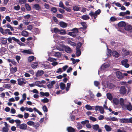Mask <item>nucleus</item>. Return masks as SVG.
I'll use <instances>...</instances> for the list:
<instances>
[{"instance_id":"nucleus-1","label":"nucleus","mask_w":132,"mask_h":132,"mask_svg":"<svg viewBox=\"0 0 132 132\" xmlns=\"http://www.w3.org/2000/svg\"><path fill=\"white\" fill-rule=\"evenodd\" d=\"M95 110L96 111H99L101 113L103 114L104 111L103 108L102 106H99L98 105H96L95 106Z\"/></svg>"},{"instance_id":"nucleus-2","label":"nucleus","mask_w":132,"mask_h":132,"mask_svg":"<svg viewBox=\"0 0 132 132\" xmlns=\"http://www.w3.org/2000/svg\"><path fill=\"white\" fill-rule=\"evenodd\" d=\"M128 60L127 59L123 60L121 61V63L123 66L126 68H128L129 66V64L127 63Z\"/></svg>"},{"instance_id":"nucleus-3","label":"nucleus","mask_w":132,"mask_h":132,"mask_svg":"<svg viewBox=\"0 0 132 132\" xmlns=\"http://www.w3.org/2000/svg\"><path fill=\"white\" fill-rule=\"evenodd\" d=\"M18 84L20 85H22L23 84H25L26 82L25 79L23 78H20L18 79Z\"/></svg>"},{"instance_id":"nucleus-4","label":"nucleus","mask_w":132,"mask_h":132,"mask_svg":"<svg viewBox=\"0 0 132 132\" xmlns=\"http://www.w3.org/2000/svg\"><path fill=\"white\" fill-rule=\"evenodd\" d=\"M80 24L83 27H80L78 29L79 30L82 31L86 30L87 27V26L86 23L84 22H82Z\"/></svg>"},{"instance_id":"nucleus-5","label":"nucleus","mask_w":132,"mask_h":132,"mask_svg":"<svg viewBox=\"0 0 132 132\" xmlns=\"http://www.w3.org/2000/svg\"><path fill=\"white\" fill-rule=\"evenodd\" d=\"M120 93L121 94L124 95L127 92V89L124 86H121L120 88Z\"/></svg>"},{"instance_id":"nucleus-6","label":"nucleus","mask_w":132,"mask_h":132,"mask_svg":"<svg viewBox=\"0 0 132 132\" xmlns=\"http://www.w3.org/2000/svg\"><path fill=\"white\" fill-rule=\"evenodd\" d=\"M117 77L119 79H123L124 76L121 72L120 71H117L116 72Z\"/></svg>"},{"instance_id":"nucleus-7","label":"nucleus","mask_w":132,"mask_h":132,"mask_svg":"<svg viewBox=\"0 0 132 132\" xmlns=\"http://www.w3.org/2000/svg\"><path fill=\"white\" fill-rule=\"evenodd\" d=\"M125 102L124 99L122 98H120L119 103L120 105L122 107V108L126 105L125 104Z\"/></svg>"},{"instance_id":"nucleus-8","label":"nucleus","mask_w":132,"mask_h":132,"mask_svg":"<svg viewBox=\"0 0 132 132\" xmlns=\"http://www.w3.org/2000/svg\"><path fill=\"white\" fill-rule=\"evenodd\" d=\"M44 71L42 70H38L36 72V76L39 77L42 75L44 73Z\"/></svg>"},{"instance_id":"nucleus-9","label":"nucleus","mask_w":132,"mask_h":132,"mask_svg":"<svg viewBox=\"0 0 132 132\" xmlns=\"http://www.w3.org/2000/svg\"><path fill=\"white\" fill-rule=\"evenodd\" d=\"M59 25L61 27L63 28H66L67 26V23L63 21L60 22Z\"/></svg>"},{"instance_id":"nucleus-10","label":"nucleus","mask_w":132,"mask_h":132,"mask_svg":"<svg viewBox=\"0 0 132 132\" xmlns=\"http://www.w3.org/2000/svg\"><path fill=\"white\" fill-rule=\"evenodd\" d=\"M19 128L21 129L26 130L27 127V125L25 123H23L19 125Z\"/></svg>"},{"instance_id":"nucleus-11","label":"nucleus","mask_w":132,"mask_h":132,"mask_svg":"<svg viewBox=\"0 0 132 132\" xmlns=\"http://www.w3.org/2000/svg\"><path fill=\"white\" fill-rule=\"evenodd\" d=\"M68 132H75L76 130L73 128L71 126L67 128Z\"/></svg>"},{"instance_id":"nucleus-12","label":"nucleus","mask_w":132,"mask_h":132,"mask_svg":"<svg viewBox=\"0 0 132 132\" xmlns=\"http://www.w3.org/2000/svg\"><path fill=\"white\" fill-rule=\"evenodd\" d=\"M89 14L92 17H94V19H95L97 17V15L95 14V12L94 13L93 11H91L89 13Z\"/></svg>"},{"instance_id":"nucleus-13","label":"nucleus","mask_w":132,"mask_h":132,"mask_svg":"<svg viewBox=\"0 0 132 132\" xmlns=\"http://www.w3.org/2000/svg\"><path fill=\"white\" fill-rule=\"evenodd\" d=\"M21 35L23 36L26 37L28 36L29 33L26 31L23 30L21 32Z\"/></svg>"},{"instance_id":"nucleus-14","label":"nucleus","mask_w":132,"mask_h":132,"mask_svg":"<svg viewBox=\"0 0 132 132\" xmlns=\"http://www.w3.org/2000/svg\"><path fill=\"white\" fill-rule=\"evenodd\" d=\"M126 24L125 22L121 21L119 22L118 23V26L119 27H125Z\"/></svg>"},{"instance_id":"nucleus-15","label":"nucleus","mask_w":132,"mask_h":132,"mask_svg":"<svg viewBox=\"0 0 132 132\" xmlns=\"http://www.w3.org/2000/svg\"><path fill=\"white\" fill-rule=\"evenodd\" d=\"M120 121L121 123H128V119L122 118L120 119Z\"/></svg>"},{"instance_id":"nucleus-16","label":"nucleus","mask_w":132,"mask_h":132,"mask_svg":"<svg viewBox=\"0 0 132 132\" xmlns=\"http://www.w3.org/2000/svg\"><path fill=\"white\" fill-rule=\"evenodd\" d=\"M23 53L29 54H33L34 53L32 52L31 50H25L23 51Z\"/></svg>"},{"instance_id":"nucleus-17","label":"nucleus","mask_w":132,"mask_h":132,"mask_svg":"<svg viewBox=\"0 0 132 132\" xmlns=\"http://www.w3.org/2000/svg\"><path fill=\"white\" fill-rule=\"evenodd\" d=\"M112 54L113 56L116 57H118L119 56V54L116 51H113L112 52Z\"/></svg>"},{"instance_id":"nucleus-18","label":"nucleus","mask_w":132,"mask_h":132,"mask_svg":"<svg viewBox=\"0 0 132 132\" xmlns=\"http://www.w3.org/2000/svg\"><path fill=\"white\" fill-rule=\"evenodd\" d=\"M38 65V62H34L32 64L31 66L33 69H35L37 68Z\"/></svg>"},{"instance_id":"nucleus-19","label":"nucleus","mask_w":132,"mask_h":132,"mask_svg":"<svg viewBox=\"0 0 132 132\" xmlns=\"http://www.w3.org/2000/svg\"><path fill=\"white\" fill-rule=\"evenodd\" d=\"M33 8L36 10H38L40 9V7L38 4H36L34 5Z\"/></svg>"},{"instance_id":"nucleus-20","label":"nucleus","mask_w":132,"mask_h":132,"mask_svg":"<svg viewBox=\"0 0 132 132\" xmlns=\"http://www.w3.org/2000/svg\"><path fill=\"white\" fill-rule=\"evenodd\" d=\"M64 48L65 51L68 53H70L71 52V49L69 47L65 46Z\"/></svg>"},{"instance_id":"nucleus-21","label":"nucleus","mask_w":132,"mask_h":132,"mask_svg":"<svg viewBox=\"0 0 132 132\" xmlns=\"http://www.w3.org/2000/svg\"><path fill=\"white\" fill-rule=\"evenodd\" d=\"M74 38L78 39L79 41L83 43L84 42V40L82 38H81L79 36H77L76 35V36Z\"/></svg>"},{"instance_id":"nucleus-22","label":"nucleus","mask_w":132,"mask_h":132,"mask_svg":"<svg viewBox=\"0 0 132 132\" xmlns=\"http://www.w3.org/2000/svg\"><path fill=\"white\" fill-rule=\"evenodd\" d=\"M113 103L116 105H118L119 103V100L117 98H114L113 100Z\"/></svg>"},{"instance_id":"nucleus-23","label":"nucleus","mask_w":132,"mask_h":132,"mask_svg":"<svg viewBox=\"0 0 132 132\" xmlns=\"http://www.w3.org/2000/svg\"><path fill=\"white\" fill-rule=\"evenodd\" d=\"M25 7L27 10L28 11H31V8L30 6L28 4L26 3Z\"/></svg>"},{"instance_id":"nucleus-24","label":"nucleus","mask_w":132,"mask_h":132,"mask_svg":"<svg viewBox=\"0 0 132 132\" xmlns=\"http://www.w3.org/2000/svg\"><path fill=\"white\" fill-rule=\"evenodd\" d=\"M124 28L125 30L129 31L132 29V27L130 25H126Z\"/></svg>"},{"instance_id":"nucleus-25","label":"nucleus","mask_w":132,"mask_h":132,"mask_svg":"<svg viewBox=\"0 0 132 132\" xmlns=\"http://www.w3.org/2000/svg\"><path fill=\"white\" fill-rule=\"evenodd\" d=\"M104 127L107 131H110L111 130V127L108 125H105L104 126Z\"/></svg>"},{"instance_id":"nucleus-26","label":"nucleus","mask_w":132,"mask_h":132,"mask_svg":"<svg viewBox=\"0 0 132 132\" xmlns=\"http://www.w3.org/2000/svg\"><path fill=\"white\" fill-rule=\"evenodd\" d=\"M81 18L83 19L84 20H88L89 19V16L86 14L83 15Z\"/></svg>"},{"instance_id":"nucleus-27","label":"nucleus","mask_w":132,"mask_h":132,"mask_svg":"<svg viewBox=\"0 0 132 132\" xmlns=\"http://www.w3.org/2000/svg\"><path fill=\"white\" fill-rule=\"evenodd\" d=\"M17 70V68L16 67L14 68L12 67L10 69L11 72L12 73H15Z\"/></svg>"},{"instance_id":"nucleus-28","label":"nucleus","mask_w":132,"mask_h":132,"mask_svg":"<svg viewBox=\"0 0 132 132\" xmlns=\"http://www.w3.org/2000/svg\"><path fill=\"white\" fill-rule=\"evenodd\" d=\"M106 96L107 98L110 100H111L112 99V96L110 93H108L107 94Z\"/></svg>"},{"instance_id":"nucleus-29","label":"nucleus","mask_w":132,"mask_h":132,"mask_svg":"<svg viewBox=\"0 0 132 132\" xmlns=\"http://www.w3.org/2000/svg\"><path fill=\"white\" fill-rule=\"evenodd\" d=\"M5 48L4 47H2L1 48L0 54L1 55H2L4 54H5Z\"/></svg>"},{"instance_id":"nucleus-30","label":"nucleus","mask_w":132,"mask_h":132,"mask_svg":"<svg viewBox=\"0 0 132 132\" xmlns=\"http://www.w3.org/2000/svg\"><path fill=\"white\" fill-rule=\"evenodd\" d=\"M60 86L62 90L64 89L65 88V85L63 82H61L60 83Z\"/></svg>"},{"instance_id":"nucleus-31","label":"nucleus","mask_w":132,"mask_h":132,"mask_svg":"<svg viewBox=\"0 0 132 132\" xmlns=\"http://www.w3.org/2000/svg\"><path fill=\"white\" fill-rule=\"evenodd\" d=\"M92 128L95 130L97 131L99 128V126L97 124L94 125L93 126Z\"/></svg>"},{"instance_id":"nucleus-32","label":"nucleus","mask_w":132,"mask_h":132,"mask_svg":"<svg viewBox=\"0 0 132 132\" xmlns=\"http://www.w3.org/2000/svg\"><path fill=\"white\" fill-rule=\"evenodd\" d=\"M54 55L56 57H60L61 56V53L60 52H55Z\"/></svg>"},{"instance_id":"nucleus-33","label":"nucleus","mask_w":132,"mask_h":132,"mask_svg":"<svg viewBox=\"0 0 132 132\" xmlns=\"http://www.w3.org/2000/svg\"><path fill=\"white\" fill-rule=\"evenodd\" d=\"M34 58L35 57L33 56H29L28 58V62H31L34 60Z\"/></svg>"},{"instance_id":"nucleus-34","label":"nucleus","mask_w":132,"mask_h":132,"mask_svg":"<svg viewBox=\"0 0 132 132\" xmlns=\"http://www.w3.org/2000/svg\"><path fill=\"white\" fill-rule=\"evenodd\" d=\"M76 55L77 57L79 56L81 54V52L80 49H76Z\"/></svg>"},{"instance_id":"nucleus-35","label":"nucleus","mask_w":132,"mask_h":132,"mask_svg":"<svg viewBox=\"0 0 132 132\" xmlns=\"http://www.w3.org/2000/svg\"><path fill=\"white\" fill-rule=\"evenodd\" d=\"M127 109L130 111H131L132 110V106L130 103L127 105L126 106Z\"/></svg>"},{"instance_id":"nucleus-36","label":"nucleus","mask_w":132,"mask_h":132,"mask_svg":"<svg viewBox=\"0 0 132 132\" xmlns=\"http://www.w3.org/2000/svg\"><path fill=\"white\" fill-rule=\"evenodd\" d=\"M85 108L88 110H94L93 109L92 107L89 105L87 104L85 105Z\"/></svg>"},{"instance_id":"nucleus-37","label":"nucleus","mask_w":132,"mask_h":132,"mask_svg":"<svg viewBox=\"0 0 132 132\" xmlns=\"http://www.w3.org/2000/svg\"><path fill=\"white\" fill-rule=\"evenodd\" d=\"M80 7L78 6H74L73 7V9L74 11H79Z\"/></svg>"},{"instance_id":"nucleus-38","label":"nucleus","mask_w":132,"mask_h":132,"mask_svg":"<svg viewBox=\"0 0 132 132\" xmlns=\"http://www.w3.org/2000/svg\"><path fill=\"white\" fill-rule=\"evenodd\" d=\"M59 34L61 35H64L66 34V32L65 30L62 29L60 30Z\"/></svg>"},{"instance_id":"nucleus-39","label":"nucleus","mask_w":132,"mask_h":132,"mask_svg":"<svg viewBox=\"0 0 132 132\" xmlns=\"http://www.w3.org/2000/svg\"><path fill=\"white\" fill-rule=\"evenodd\" d=\"M35 85L39 87H41L42 86L40 85V81H37L35 82Z\"/></svg>"},{"instance_id":"nucleus-40","label":"nucleus","mask_w":132,"mask_h":132,"mask_svg":"<svg viewBox=\"0 0 132 132\" xmlns=\"http://www.w3.org/2000/svg\"><path fill=\"white\" fill-rule=\"evenodd\" d=\"M9 130V127H3L2 128L3 132H8Z\"/></svg>"},{"instance_id":"nucleus-41","label":"nucleus","mask_w":132,"mask_h":132,"mask_svg":"<svg viewBox=\"0 0 132 132\" xmlns=\"http://www.w3.org/2000/svg\"><path fill=\"white\" fill-rule=\"evenodd\" d=\"M53 32L52 31V32H54L55 33H59V32L60 31V30L58 28H53Z\"/></svg>"},{"instance_id":"nucleus-42","label":"nucleus","mask_w":132,"mask_h":132,"mask_svg":"<svg viewBox=\"0 0 132 132\" xmlns=\"http://www.w3.org/2000/svg\"><path fill=\"white\" fill-rule=\"evenodd\" d=\"M40 125L39 123L38 122H37L35 123L34 125H33V126L35 129H37L38 127Z\"/></svg>"},{"instance_id":"nucleus-43","label":"nucleus","mask_w":132,"mask_h":132,"mask_svg":"<svg viewBox=\"0 0 132 132\" xmlns=\"http://www.w3.org/2000/svg\"><path fill=\"white\" fill-rule=\"evenodd\" d=\"M26 0H19V2L20 5L24 4L26 2Z\"/></svg>"},{"instance_id":"nucleus-44","label":"nucleus","mask_w":132,"mask_h":132,"mask_svg":"<svg viewBox=\"0 0 132 132\" xmlns=\"http://www.w3.org/2000/svg\"><path fill=\"white\" fill-rule=\"evenodd\" d=\"M27 124L29 126H33V125H34V122L33 121H29L28 122Z\"/></svg>"},{"instance_id":"nucleus-45","label":"nucleus","mask_w":132,"mask_h":132,"mask_svg":"<svg viewBox=\"0 0 132 132\" xmlns=\"http://www.w3.org/2000/svg\"><path fill=\"white\" fill-rule=\"evenodd\" d=\"M82 45V44L81 42H79L77 45L76 49H80V48L81 47Z\"/></svg>"},{"instance_id":"nucleus-46","label":"nucleus","mask_w":132,"mask_h":132,"mask_svg":"<svg viewBox=\"0 0 132 132\" xmlns=\"http://www.w3.org/2000/svg\"><path fill=\"white\" fill-rule=\"evenodd\" d=\"M33 33L35 35L38 34L39 33V29L37 28H36L33 31Z\"/></svg>"},{"instance_id":"nucleus-47","label":"nucleus","mask_w":132,"mask_h":132,"mask_svg":"<svg viewBox=\"0 0 132 132\" xmlns=\"http://www.w3.org/2000/svg\"><path fill=\"white\" fill-rule=\"evenodd\" d=\"M41 101L44 103H46L48 102L49 100L47 98H45L44 99L42 100Z\"/></svg>"},{"instance_id":"nucleus-48","label":"nucleus","mask_w":132,"mask_h":132,"mask_svg":"<svg viewBox=\"0 0 132 132\" xmlns=\"http://www.w3.org/2000/svg\"><path fill=\"white\" fill-rule=\"evenodd\" d=\"M42 109L44 112H47L48 111L47 108L45 105H44L42 108Z\"/></svg>"},{"instance_id":"nucleus-49","label":"nucleus","mask_w":132,"mask_h":132,"mask_svg":"<svg viewBox=\"0 0 132 132\" xmlns=\"http://www.w3.org/2000/svg\"><path fill=\"white\" fill-rule=\"evenodd\" d=\"M71 85L70 83H68L67 84V87L66 88V91H68L69 89L70 88V87Z\"/></svg>"},{"instance_id":"nucleus-50","label":"nucleus","mask_w":132,"mask_h":132,"mask_svg":"<svg viewBox=\"0 0 132 132\" xmlns=\"http://www.w3.org/2000/svg\"><path fill=\"white\" fill-rule=\"evenodd\" d=\"M73 112V111H72V113H70V118L71 119L72 121H73L75 119V116L74 115H72V113Z\"/></svg>"},{"instance_id":"nucleus-51","label":"nucleus","mask_w":132,"mask_h":132,"mask_svg":"<svg viewBox=\"0 0 132 132\" xmlns=\"http://www.w3.org/2000/svg\"><path fill=\"white\" fill-rule=\"evenodd\" d=\"M59 6L63 8V9L65 7L64 6V4L63 2L62 1H60L59 3Z\"/></svg>"},{"instance_id":"nucleus-52","label":"nucleus","mask_w":132,"mask_h":132,"mask_svg":"<svg viewBox=\"0 0 132 132\" xmlns=\"http://www.w3.org/2000/svg\"><path fill=\"white\" fill-rule=\"evenodd\" d=\"M14 121L16 123V124L18 126H19L20 125L21 121L19 120H15Z\"/></svg>"},{"instance_id":"nucleus-53","label":"nucleus","mask_w":132,"mask_h":132,"mask_svg":"<svg viewBox=\"0 0 132 132\" xmlns=\"http://www.w3.org/2000/svg\"><path fill=\"white\" fill-rule=\"evenodd\" d=\"M68 35L75 37L76 36L75 34V33L74 32H68Z\"/></svg>"},{"instance_id":"nucleus-54","label":"nucleus","mask_w":132,"mask_h":132,"mask_svg":"<svg viewBox=\"0 0 132 132\" xmlns=\"http://www.w3.org/2000/svg\"><path fill=\"white\" fill-rule=\"evenodd\" d=\"M23 26V24L22 23L20 24L18 26V28L20 30H23V27H22V26Z\"/></svg>"},{"instance_id":"nucleus-55","label":"nucleus","mask_w":132,"mask_h":132,"mask_svg":"<svg viewBox=\"0 0 132 132\" xmlns=\"http://www.w3.org/2000/svg\"><path fill=\"white\" fill-rule=\"evenodd\" d=\"M14 8L15 10L18 11L20 9V6L18 5L17 6H14Z\"/></svg>"},{"instance_id":"nucleus-56","label":"nucleus","mask_w":132,"mask_h":132,"mask_svg":"<svg viewBox=\"0 0 132 132\" xmlns=\"http://www.w3.org/2000/svg\"><path fill=\"white\" fill-rule=\"evenodd\" d=\"M105 68L106 67L104 66V64H103L100 67V71H102L105 70Z\"/></svg>"},{"instance_id":"nucleus-57","label":"nucleus","mask_w":132,"mask_h":132,"mask_svg":"<svg viewBox=\"0 0 132 132\" xmlns=\"http://www.w3.org/2000/svg\"><path fill=\"white\" fill-rule=\"evenodd\" d=\"M56 16L57 18L60 19H62L63 17V15L62 14H57Z\"/></svg>"},{"instance_id":"nucleus-58","label":"nucleus","mask_w":132,"mask_h":132,"mask_svg":"<svg viewBox=\"0 0 132 132\" xmlns=\"http://www.w3.org/2000/svg\"><path fill=\"white\" fill-rule=\"evenodd\" d=\"M47 86L48 87V88L50 89L51 88L53 87L52 85H51L50 82H49L47 83Z\"/></svg>"},{"instance_id":"nucleus-59","label":"nucleus","mask_w":132,"mask_h":132,"mask_svg":"<svg viewBox=\"0 0 132 132\" xmlns=\"http://www.w3.org/2000/svg\"><path fill=\"white\" fill-rule=\"evenodd\" d=\"M94 85L96 87H98L100 84L99 81H94Z\"/></svg>"},{"instance_id":"nucleus-60","label":"nucleus","mask_w":132,"mask_h":132,"mask_svg":"<svg viewBox=\"0 0 132 132\" xmlns=\"http://www.w3.org/2000/svg\"><path fill=\"white\" fill-rule=\"evenodd\" d=\"M90 120H92L93 121H96V118L92 116L90 117L89 118Z\"/></svg>"},{"instance_id":"nucleus-61","label":"nucleus","mask_w":132,"mask_h":132,"mask_svg":"<svg viewBox=\"0 0 132 132\" xmlns=\"http://www.w3.org/2000/svg\"><path fill=\"white\" fill-rule=\"evenodd\" d=\"M57 9L55 7H52L51 9V11L54 13H56L57 11Z\"/></svg>"},{"instance_id":"nucleus-62","label":"nucleus","mask_w":132,"mask_h":132,"mask_svg":"<svg viewBox=\"0 0 132 132\" xmlns=\"http://www.w3.org/2000/svg\"><path fill=\"white\" fill-rule=\"evenodd\" d=\"M71 31H73V32H74V33L78 32V29L76 28H73L72 29Z\"/></svg>"},{"instance_id":"nucleus-63","label":"nucleus","mask_w":132,"mask_h":132,"mask_svg":"<svg viewBox=\"0 0 132 132\" xmlns=\"http://www.w3.org/2000/svg\"><path fill=\"white\" fill-rule=\"evenodd\" d=\"M89 121L87 120L82 121L81 122V123L83 125H85L87 123H88Z\"/></svg>"},{"instance_id":"nucleus-64","label":"nucleus","mask_w":132,"mask_h":132,"mask_svg":"<svg viewBox=\"0 0 132 132\" xmlns=\"http://www.w3.org/2000/svg\"><path fill=\"white\" fill-rule=\"evenodd\" d=\"M82 126L80 124H78L77 126V128L78 129L80 130L82 128Z\"/></svg>"}]
</instances>
